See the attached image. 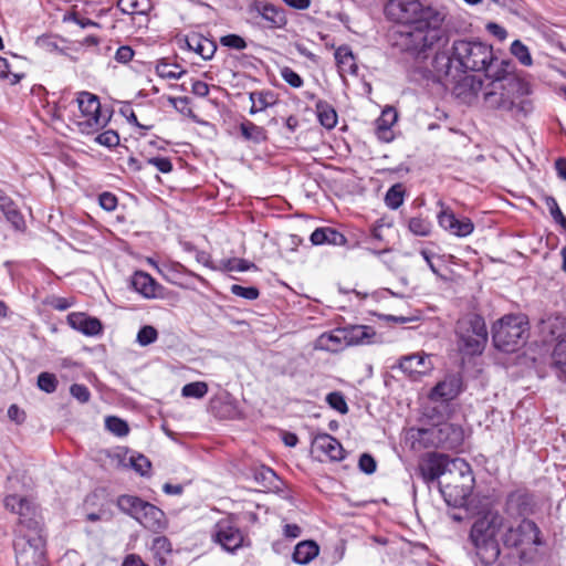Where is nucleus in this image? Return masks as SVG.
I'll use <instances>...</instances> for the list:
<instances>
[{
    "instance_id": "nucleus-1",
    "label": "nucleus",
    "mask_w": 566,
    "mask_h": 566,
    "mask_svg": "<svg viewBox=\"0 0 566 566\" xmlns=\"http://www.w3.org/2000/svg\"><path fill=\"white\" fill-rule=\"evenodd\" d=\"M6 509L19 515L17 537L14 539L18 566H45V539L42 535L41 516L25 497L8 495Z\"/></svg>"
},
{
    "instance_id": "nucleus-2",
    "label": "nucleus",
    "mask_w": 566,
    "mask_h": 566,
    "mask_svg": "<svg viewBox=\"0 0 566 566\" xmlns=\"http://www.w3.org/2000/svg\"><path fill=\"white\" fill-rule=\"evenodd\" d=\"M507 526L504 516L492 504L478 511L469 539L484 565H491L499 558L501 549L497 536Z\"/></svg>"
},
{
    "instance_id": "nucleus-3",
    "label": "nucleus",
    "mask_w": 566,
    "mask_h": 566,
    "mask_svg": "<svg viewBox=\"0 0 566 566\" xmlns=\"http://www.w3.org/2000/svg\"><path fill=\"white\" fill-rule=\"evenodd\" d=\"M441 23L433 21L413 27H400L390 31V45L415 61L427 60L434 46L442 41Z\"/></svg>"
},
{
    "instance_id": "nucleus-4",
    "label": "nucleus",
    "mask_w": 566,
    "mask_h": 566,
    "mask_svg": "<svg viewBox=\"0 0 566 566\" xmlns=\"http://www.w3.org/2000/svg\"><path fill=\"white\" fill-rule=\"evenodd\" d=\"M452 56L457 69L461 72L483 71L485 75H494L497 67L503 65L511 67L510 61L495 57L492 46L479 40L453 41Z\"/></svg>"
},
{
    "instance_id": "nucleus-5",
    "label": "nucleus",
    "mask_w": 566,
    "mask_h": 566,
    "mask_svg": "<svg viewBox=\"0 0 566 566\" xmlns=\"http://www.w3.org/2000/svg\"><path fill=\"white\" fill-rule=\"evenodd\" d=\"M528 329V321L524 315H505L493 325V344L502 352H516L526 343Z\"/></svg>"
},
{
    "instance_id": "nucleus-6",
    "label": "nucleus",
    "mask_w": 566,
    "mask_h": 566,
    "mask_svg": "<svg viewBox=\"0 0 566 566\" xmlns=\"http://www.w3.org/2000/svg\"><path fill=\"white\" fill-rule=\"evenodd\" d=\"M385 14L402 27H413L430 21L442 22V17L437 10L422 6L418 0H389L385 7Z\"/></svg>"
},
{
    "instance_id": "nucleus-7",
    "label": "nucleus",
    "mask_w": 566,
    "mask_h": 566,
    "mask_svg": "<svg viewBox=\"0 0 566 566\" xmlns=\"http://www.w3.org/2000/svg\"><path fill=\"white\" fill-rule=\"evenodd\" d=\"M118 509L135 518L143 527L154 533H160L168 526L166 514L156 505L134 495H120L117 499Z\"/></svg>"
},
{
    "instance_id": "nucleus-8",
    "label": "nucleus",
    "mask_w": 566,
    "mask_h": 566,
    "mask_svg": "<svg viewBox=\"0 0 566 566\" xmlns=\"http://www.w3.org/2000/svg\"><path fill=\"white\" fill-rule=\"evenodd\" d=\"M459 350L465 355H480L488 342V329L484 318L469 313L458 319L455 325Z\"/></svg>"
},
{
    "instance_id": "nucleus-9",
    "label": "nucleus",
    "mask_w": 566,
    "mask_h": 566,
    "mask_svg": "<svg viewBox=\"0 0 566 566\" xmlns=\"http://www.w3.org/2000/svg\"><path fill=\"white\" fill-rule=\"evenodd\" d=\"M510 69L503 65L494 71V75H486L491 80L483 91V99L488 107L503 111L513 109V91L518 83L511 75Z\"/></svg>"
},
{
    "instance_id": "nucleus-10",
    "label": "nucleus",
    "mask_w": 566,
    "mask_h": 566,
    "mask_svg": "<svg viewBox=\"0 0 566 566\" xmlns=\"http://www.w3.org/2000/svg\"><path fill=\"white\" fill-rule=\"evenodd\" d=\"M418 471L424 483L430 484L438 481L446 473L458 471L461 475H464L470 472V465L463 459L430 452L419 461Z\"/></svg>"
},
{
    "instance_id": "nucleus-11",
    "label": "nucleus",
    "mask_w": 566,
    "mask_h": 566,
    "mask_svg": "<svg viewBox=\"0 0 566 566\" xmlns=\"http://www.w3.org/2000/svg\"><path fill=\"white\" fill-rule=\"evenodd\" d=\"M80 115L76 125L82 134H94L105 127L111 118L101 109L99 98L90 92H80L76 97Z\"/></svg>"
},
{
    "instance_id": "nucleus-12",
    "label": "nucleus",
    "mask_w": 566,
    "mask_h": 566,
    "mask_svg": "<svg viewBox=\"0 0 566 566\" xmlns=\"http://www.w3.org/2000/svg\"><path fill=\"white\" fill-rule=\"evenodd\" d=\"M505 546H539L543 544L538 526L531 520L523 518L516 527L509 525L502 535Z\"/></svg>"
},
{
    "instance_id": "nucleus-13",
    "label": "nucleus",
    "mask_w": 566,
    "mask_h": 566,
    "mask_svg": "<svg viewBox=\"0 0 566 566\" xmlns=\"http://www.w3.org/2000/svg\"><path fill=\"white\" fill-rule=\"evenodd\" d=\"M212 537L227 552H235L244 543V535L232 517L217 522Z\"/></svg>"
},
{
    "instance_id": "nucleus-14",
    "label": "nucleus",
    "mask_w": 566,
    "mask_h": 566,
    "mask_svg": "<svg viewBox=\"0 0 566 566\" xmlns=\"http://www.w3.org/2000/svg\"><path fill=\"white\" fill-rule=\"evenodd\" d=\"M437 206L440 208L437 221L443 230L459 238L468 237L473 232L474 223L470 218L458 219L451 208L441 200L437 202Z\"/></svg>"
},
{
    "instance_id": "nucleus-15",
    "label": "nucleus",
    "mask_w": 566,
    "mask_h": 566,
    "mask_svg": "<svg viewBox=\"0 0 566 566\" xmlns=\"http://www.w3.org/2000/svg\"><path fill=\"white\" fill-rule=\"evenodd\" d=\"M249 11L260 15L270 29H283L287 24L285 10L270 2L254 1Z\"/></svg>"
},
{
    "instance_id": "nucleus-16",
    "label": "nucleus",
    "mask_w": 566,
    "mask_h": 566,
    "mask_svg": "<svg viewBox=\"0 0 566 566\" xmlns=\"http://www.w3.org/2000/svg\"><path fill=\"white\" fill-rule=\"evenodd\" d=\"M462 391V378L459 375H449L439 381L430 392V399L433 401H450Z\"/></svg>"
},
{
    "instance_id": "nucleus-17",
    "label": "nucleus",
    "mask_w": 566,
    "mask_h": 566,
    "mask_svg": "<svg viewBox=\"0 0 566 566\" xmlns=\"http://www.w3.org/2000/svg\"><path fill=\"white\" fill-rule=\"evenodd\" d=\"M505 509L510 515H530L534 509L533 496L526 490H515L507 495Z\"/></svg>"
},
{
    "instance_id": "nucleus-18",
    "label": "nucleus",
    "mask_w": 566,
    "mask_h": 566,
    "mask_svg": "<svg viewBox=\"0 0 566 566\" xmlns=\"http://www.w3.org/2000/svg\"><path fill=\"white\" fill-rule=\"evenodd\" d=\"M431 363L426 354H411L400 358L399 368L412 380L426 375L431 369Z\"/></svg>"
},
{
    "instance_id": "nucleus-19",
    "label": "nucleus",
    "mask_w": 566,
    "mask_h": 566,
    "mask_svg": "<svg viewBox=\"0 0 566 566\" xmlns=\"http://www.w3.org/2000/svg\"><path fill=\"white\" fill-rule=\"evenodd\" d=\"M312 446L332 461H342L345 458V451L340 442L328 433L316 434Z\"/></svg>"
},
{
    "instance_id": "nucleus-20",
    "label": "nucleus",
    "mask_w": 566,
    "mask_h": 566,
    "mask_svg": "<svg viewBox=\"0 0 566 566\" xmlns=\"http://www.w3.org/2000/svg\"><path fill=\"white\" fill-rule=\"evenodd\" d=\"M484 86L481 78L467 75L455 84L453 92L464 103L471 104L478 98L480 93H483Z\"/></svg>"
},
{
    "instance_id": "nucleus-21",
    "label": "nucleus",
    "mask_w": 566,
    "mask_h": 566,
    "mask_svg": "<svg viewBox=\"0 0 566 566\" xmlns=\"http://www.w3.org/2000/svg\"><path fill=\"white\" fill-rule=\"evenodd\" d=\"M69 325L86 336H95L102 332V323L85 313L74 312L67 315Z\"/></svg>"
},
{
    "instance_id": "nucleus-22",
    "label": "nucleus",
    "mask_w": 566,
    "mask_h": 566,
    "mask_svg": "<svg viewBox=\"0 0 566 566\" xmlns=\"http://www.w3.org/2000/svg\"><path fill=\"white\" fill-rule=\"evenodd\" d=\"M185 44L188 50L193 51L203 60H211L217 51L214 41L199 33H190L185 38Z\"/></svg>"
},
{
    "instance_id": "nucleus-23",
    "label": "nucleus",
    "mask_w": 566,
    "mask_h": 566,
    "mask_svg": "<svg viewBox=\"0 0 566 566\" xmlns=\"http://www.w3.org/2000/svg\"><path fill=\"white\" fill-rule=\"evenodd\" d=\"M310 240L313 245L328 244L335 247H343L347 243V239L343 233L329 227H322L315 229L312 232Z\"/></svg>"
},
{
    "instance_id": "nucleus-24",
    "label": "nucleus",
    "mask_w": 566,
    "mask_h": 566,
    "mask_svg": "<svg viewBox=\"0 0 566 566\" xmlns=\"http://www.w3.org/2000/svg\"><path fill=\"white\" fill-rule=\"evenodd\" d=\"M0 210L14 229L23 230L25 228L23 216L14 201L2 189H0Z\"/></svg>"
},
{
    "instance_id": "nucleus-25",
    "label": "nucleus",
    "mask_w": 566,
    "mask_h": 566,
    "mask_svg": "<svg viewBox=\"0 0 566 566\" xmlns=\"http://www.w3.org/2000/svg\"><path fill=\"white\" fill-rule=\"evenodd\" d=\"M430 433L436 437L437 443L444 448H454L462 440L461 429L450 423H444L431 430Z\"/></svg>"
},
{
    "instance_id": "nucleus-26",
    "label": "nucleus",
    "mask_w": 566,
    "mask_h": 566,
    "mask_svg": "<svg viewBox=\"0 0 566 566\" xmlns=\"http://www.w3.org/2000/svg\"><path fill=\"white\" fill-rule=\"evenodd\" d=\"M398 114L394 107H386L376 120V135L380 140L390 142L394 138L391 127L397 122Z\"/></svg>"
},
{
    "instance_id": "nucleus-27",
    "label": "nucleus",
    "mask_w": 566,
    "mask_h": 566,
    "mask_svg": "<svg viewBox=\"0 0 566 566\" xmlns=\"http://www.w3.org/2000/svg\"><path fill=\"white\" fill-rule=\"evenodd\" d=\"M345 332V344L348 346L363 345L373 343V338L376 336V332L371 326L367 325H354L344 328Z\"/></svg>"
},
{
    "instance_id": "nucleus-28",
    "label": "nucleus",
    "mask_w": 566,
    "mask_h": 566,
    "mask_svg": "<svg viewBox=\"0 0 566 566\" xmlns=\"http://www.w3.org/2000/svg\"><path fill=\"white\" fill-rule=\"evenodd\" d=\"M541 332L557 342L566 339V317L555 315L542 319Z\"/></svg>"
},
{
    "instance_id": "nucleus-29",
    "label": "nucleus",
    "mask_w": 566,
    "mask_h": 566,
    "mask_svg": "<svg viewBox=\"0 0 566 566\" xmlns=\"http://www.w3.org/2000/svg\"><path fill=\"white\" fill-rule=\"evenodd\" d=\"M345 336L344 328L324 333L317 338L316 348L336 353L347 346L345 344Z\"/></svg>"
},
{
    "instance_id": "nucleus-30",
    "label": "nucleus",
    "mask_w": 566,
    "mask_h": 566,
    "mask_svg": "<svg viewBox=\"0 0 566 566\" xmlns=\"http://www.w3.org/2000/svg\"><path fill=\"white\" fill-rule=\"evenodd\" d=\"M132 286L146 298L157 296V282L146 272L137 271L132 277Z\"/></svg>"
},
{
    "instance_id": "nucleus-31",
    "label": "nucleus",
    "mask_w": 566,
    "mask_h": 566,
    "mask_svg": "<svg viewBox=\"0 0 566 566\" xmlns=\"http://www.w3.org/2000/svg\"><path fill=\"white\" fill-rule=\"evenodd\" d=\"M334 55L342 75L345 73L352 75L357 74L358 66L356 64L354 53L348 45L344 44L337 48Z\"/></svg>"
},
{
    "instance_id": "nucleus-32",
    "label": "nucleus",
    "mask_w": 566,
    "mask_h": 566,
    "mask_svg": "<svg viewBox=\"0 0 566 566\" xmlns=\"http://www.w3.org/2000/svg\"><path fill=\"white\" fill-rule=\"evenodd\" d=\"M318 545L313 541H303L295 546L293 560L297 564H308L318 555Z\"/></svg>"
},
{
    "instance_id": "nucleus-33",
    "label": "nucleus",
    "mask_w": 566,
    "mask_h": 566,
    "mask_svg": "<svg viewBox=\"0 0 566 566\" xmlns=\"http://www.w3.org/2000/svg\"><path fill=\"white\" fill-rule=\"evenodd\" d=\"M552 367L559 379L566 380V339L555 344L552 353Z\"/></svg>"
},
{
    "instance_id": "nucleus-34",
    "label": "nucleus",
    "mask_w": 566,
    "mask_h": 566,
    "mask_svg": "<svg viewBox=\"0 0 566 566\" xmlns=\"http://www.w3.org/2000/svg\"><path fill=\"white\" fill-rule=\"evenodd\" d=\"M156 566H167V556L172 552V545L166 536H157L150 547Z\"/></svg>"
},
{
    "instance_id": "nucleus-35",
    "label": "nucleus",
    "mask_w": 566,
    "mask_h": 566,
    "mask_svg": "<svg viewBox=\"0 0 566 566\" xmlns=\"http://www.w3.org/2000/svg\"><path fill=\"white\" fill-rule=\"evenodd\" d=\"M315 106L319 124L326 129H333L338 119L335 108L329 103L322 99L317 101Z\"/></svg>"
},
{
    "instance_id": "nucleus-36",
    "label": "nucleus",
    "mask_w": 566,
    "mask_h": 566,
    "mask_svg": "<svg viewBox=\"0 0 566 566\" xmlns=\"http://www.w3.org/2000/svg\"><path fill=\"white\" fill-rule=\"evenodd\" d=\"M240 133L244 140L253 144H261L268 139L266 130L248 119L240 124Z\"/></svg>"
},
{
    "instance_id": "nucleus-37",
    "label": "nucleus",
    "mask_w": 566,
    "mask_h": 566,
    "mask_svg": "<svg viewBox=\"0 0 566 566\" xmlns=\"http://www.w3.org/2000/svg\"><path fill=\"white\" fill-rule=\"evenodd\" d=\"M155 71L159 77L166 80H178L186 73V70L179 64L170 63L166 59H161L157 62Z\"/></svg>"
},
{
    "instance_id": "nucleus-38",
    "label": "nucleus",
    "mask_w": 566,
    "mask_h": 566,
    "mask_svg": "<svg viewBox=\"0 0 566 566\" xmlns=\"http://www.w3.org/2000/svg\"><path fill=\"white\" fill-rule=\"evenodd\" d=\"M408 230L417 237H429L433 226L428 218L421 216L411 217L407 220Z\"/></svg>"
},
{
    "instance_id": "nucleus-39",
    "label": "nucleus",
    "mask_w": 566,
    "mask_h": 566,
    "mask_svg": "<svg viewBox=\"0 0 566 566\" xmlns=\"http://www.w3.org/2000/svg\"><path fill=\"white\" fill-rule=\"evenodd\" d=\"M250 101L252 103L250 114L252 115L265 109L275 102L274 94L270 91L252 92L250 93Z\"/></svg>"
},
{
    "instance_id": "nucleus-40",
    "label": "nucleus",
    "mask_w": 566,
    "mask_h": 566,
    "mask_svg": "<svg viewBox=\"0 0 566 566\" xmlns=\"http://www.w3.org/2000/svg\"><path fill=\"white\" fill-rule=\"evenodd\" d=\"M405 188L401 184L391 186L385 196V203L388 208L396 210L403 203Z\"/></svg>"
},
{
    "instance_id": "nucleus-41",
    "label": "nucleus",
    "mask_w": 566,
    "mask_h": 566,
    "mask_svg": "<svg viewBox=\"0 0 566 566\" xmlns=\"http://www.w3.org/2000/svg\"><path fill=\"white\" fill-rule=\"evenodd\" d=\"M453 63H455V61H453L452 54L437 53L433 59V69L439 76H449L451 75Z\"/></svg>"
},
{
    "instance_id": "nucleus-42",
    "label": "nucleus",
    "mask_w": 566,
    "mask_h": 566,
    "mask_svg": "<svg viewBox=\"0 0 566 566\" xmlns=\"http://www.w3.org/2000/svg\"><path fill=\"white\" fill-rule=\"evenodd\" d=\"M254 479L261 486L268 489L276 486V483L279 482L276 473L266 467L258 469L254 473Z\"/></svg>"
},
{
    "instance_id": "nucleus-43",
    "label": "nucleus",
    "mask_w": 566,
    "mask_h": 566,
    "mask_svg": "<svg viewBox=\"0 0 566 566\" xmlns=\"http://www.w3.org/2000/svg\"><path fill=\"white\" fill-rule=\"evenodd\" d=\"M208 392V385L205 381H195L185 385L181 389L182 397L201 399Z\"/></svg>"
},
{
    "instance_id": "nucleus-44",
    "label": "nucleus",
    "mask_w": 566,
    "mask_h": 566,
    "mask_svg": "<svg viewBox=\"0 0 566 566\" xmlns=\"http://www.w3.org/2000/svg\"><path fill=\"white\" fill-rule=\"evenodd\" d=\"M511 53L525 66L532 65V56L528 48L523 44L520 40H515L511 44Z\"/></svg>"
},
{
    "instance_id": "nucleus-45",
    "label": "nucleus",
    "mask_w": 566,
    "mask_h": 566,
    "mask_svg": "<svg viewBox=\"0 0 566 566\" xmlns=\"http://www.w3.org/2000/svg\"><path fill=\"white\" fill-rule=\"evenodd\" d=\"M105 426L108 431H111L117 437H125L129 432L127 422L118 417H107L105 420Z\"/></svg>"
},
{
    "instance_id": "nucleus-46",
    "label": "nucleus",
    "mask_w": 566,
    "mask_h": 566,
    "mask_svg": "<svg viewBox=\"0 0 566 566\" xmlns=\"http://www.w3.org/2000/svg\"><path fill=\"white\" fill-rule=\"evenodd\" d=\"M157 338H158L157 329L154 326L145 325L138 331L136 342L140 346H148V345L155 343L157 340Z\"/></svg>"
},
{
    "instance_id": "nucleus-47",
    "label": "nucleus",
    "mask_w": 566,
    "mask_h": 566,
    "mask_svg": "<svg viewBox=\"0 0 566 566\" xmlns=\"http://www.w3.org/2000/svg\"><path fill=\"white\" fill-rule=\"evenodd\" d=\"M546 207L549 210L552 218L557 222L564 230L566 229V217L563 214L556 199L552 196L545 198Z\"/></svg>"
},
{
    "instance_id": "nucleus-48",
    "label": "nucleus",
    "mask_w": 566,
    "mask_h": 566,
    "mask_svg": "<svg viewBox=\"0 0 566 566\" xmlns=\"http://www.w3.org/2000/svg\"><path fill=\"white\" fill-rule=\"evenodd\" d=\"M326 402L331 406V408L335 409L342 415H346L348 412V406L345 397L339 391L329 392L326 396Z\"/></svg>"
},
{
    "instance_id": "nucleus-49",
    "label": "nucleus",
    "mask_w": 566,
    "mask_h": 566,
    "mask_svg": "<svg viewBox=\"0 0 566 566\" xmlns=\"http://www.w3.org/2000/svg\"><path fill=\"white\" fill-rule=\"evenodd\" d=\"M391 223L387 222L384 218L377 220L370 229V237L374 241L388 244V240L385 235V230H389Z\"/></svg>"
},
{
    "instance_id": "nucleus-50",
    "label": "nucleus",
    "mask_w": 566,
    "mask_h": 566,
    "mask_svg": "<svg viewBox=\"0 0 566 566\" xmlns=\"http://www.w3.org/2000/svg\"><path fill=\"white\" fill-rule=\"evenodd\" d=\"M230 291L233 295L249 301L256 300L260 295V291L255 286H242L239 284H233L231 285Z\"/></svg>"
},
{
    "instance_id": "nucleus-51",
    "label": "nucleus",
    "mask_w": 566,
    "mask_h": 566,
    "mask_svg": "<svg viewBox=\"0 0 566 566\" xmlns=\"http://www.w3.org/2000/svg\"><path fill=\"white\" fill-rule=\"evenodd\" d=\"M38 386L41 390L51 394L56 390L57 379L54 374L41 373L38 376Z\"/></svg>"
},
{
    "instance_id": "nucleus-52",
    "label": "nucleus",
    "mask_w": 566,
    "mask_h": 566,
    "mask_svg": "<svg viewBox=\"0 0 566 566\" xmlns=\"http://www.w3.org/2000/svg\"><path fill=\"white\" fill-rule=\"evenodd\" d=\"M145 0H118L117 6L124 12L128 14L143 13Z\"/></svg>"
},
{
    "instance_id": "nucleus-53",
    "label": "nucleus",
    "mask_w": 566,
    "mask_h": 566,
    "mask_svg": "<svg viewBox=\"0 0 566 566\" xmlns=\"http://www.w3.org/2000/svg\"><path fill=\"white\" fill-rule=\"evenodd\" d=\"M95 142L102 146L112 148L119 144V136L115 130L108 129L95 137Z\"/></svg>"
},
{
    "instance_id": "nucleus-54",
    "label": "nucleus",
    "mask_w": 566,
    "mask_h": 566,
    "mask_svg": "<svg viewBox=\"0 0 566 566\" xmlns=\"http://www.w3.org/2000/svg\"><path fill=\"white\" fill-rule=\"evenodd\" d=\"M281 77L292 87L300 88L303 85V78L291 67L284 66L280 70Z\"/></svg>"
},
{
    "instance_id": "nucleus-55",
    "label": "nucleus",
    "mask_w": 566,
    "mask_h": 566,
    "mask_svg": "<svg viewBox=\"0 0 566 566\" xmlns=\"http://www.w3.org/2000/svg\"><path fill=\"white\" fill-rule=\"evenodd\" d=\"M220 43L223 46L234 49V50H244L247 48L245 40L238 34L223 35L220 39Z\"/></svg>"
},
{
    "instance_id": "nucleus-56",
    "label": "nucleus",
    "mask_w": 566,
    "mask_h": 566,
    "mask_svg": "<svg viewBox=\"0 0 566 566\" xmlns=\"http://www.w3.org/2000/svg\"><path fill=\"white\" fill-rule=\"evenodd\" d=\"M130 463L133 469L142 475H145L150 470V461L143 454L132 455Z\"/></svg>"
},
{
    "instance_id": "nucleus-57",
    "label": "nucleus",
    "mask_w": 566,
    "mask_h": 566,
    "mask_svg": "<svg viewBox=\"0 0 566 566\" xmlns=\"http://www.w3.org/2000/svg\"><path fill=\"white\" fill-rule=\"evenodd\" d=\"M0 78L7 80L10 84L19 83L21 76L10 71L7 59L0 56Z\"/></svg>"
},
{
    "instance_id": "nucleus-58",
    "label": "nucleus",
    "mask_w": 566,
    "mask_h": 566,
    "mask_svg": "<svg viewBox=\"0 0 566 566\" xmlns=\"http://www.w3.org/2000/svg\"><path fill=\"white\" fill-rule=\"evenodd\" d=\"M146 164L156 167L163 174H168L172 170V164L166 157H149L146 159Z\"/></svg>"
},
{
    "instance_id": "nucleus-59",
    "label": "nucleus",
    "mask_w": 566,
    "mask_h": 566,
    "mask_svg": "<svg viewBox=\"0 0 566 566\" xmlns=\"http://www.w3.org/2000/svg\"><path fill=\"white\" fill-rule=\"evenodd\" d=\"M254 264L244 259H230L224 263L228 271L244 272L253 268Z\"/></svg>"
},
{
    "instance_id": "nucleus-60",
    "label": "nucleus",
    "mask_w": 566,
    "mask_h": 566,
    "mask_svg": "<svg viewBox=\"0 0 566 566\" xmlns=\"http://www.w3.org/2000/svg\"><path fill=\"white\" fill-rule=\"evenodd\" d=\"M71 395L80 402H87L91 398V392L85 385L74 384L70 388Z\"/></svg>"
},
{
    "instance_id": "nucleus-61",
    "label": "nucleus",
    "mask_w": 566,
    "mask_h": 566,
    "mask_svg": "<svg viewBox=\"0 0 566 566\" xmlns=\"http://www.w3.org/2000/svg\"><path fill=\"white\" fill-rule=\"evenodd\" d=\"M358 467L364 473L371 474L376 471L377 464L370 454L363 453L359 458Z\"/></svg>"
},
{
    "instance_id": "nucleus-62",
    "label": "nucleus",
    "mask_w": 566,
    "mask_h": 566,
    "mask_svg": "<svg viewBox=\"0 0 566 566\" xmlns=\"http://www.w3.org/2000/svg\"><path fill=\"white\" fill-rule=\"evenodd\" d=\"M99 205L106 211H113L117 207V198L112 192H103L99 195Z\"/></svg>"
},
{
    "instance_id": "nucleus-63",
    "label": "nucleus",
    "mask_w": 566,
    "mask_h": 566,
    "mask_svg": "<svg viewBox=\"0 0 566 566\" xmlns=\"http://www.w3.org/2000/svg\"><path fill=\"white\" fill-rule=\"evenodd\" d=\"M134 56V51L128 45L119 46L115 52V60L119 63H128Z\"/></svg>"
},
{
    "instance_id": "nucleus-64",
    "label": "nucleus",
    "mask_w": 566,
    "mask_h": 566,
    "mask_svg": "<svg viewBox=\"0 0 566 566\" xmlns=\"http://www.w3.org/2000/svg\"><path fill=\"white\" fill-rule=\"evenodd\" d=\"M122 566H149L147 565L139 555L137 554H128L124 560Z\"/></svg>"
}]
</instances>
